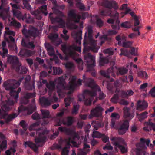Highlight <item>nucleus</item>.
<instances>
[{"label":"nucleus","mask_w":155,"mask_h":155,"mask_svg":"<svg viewBox=\"0 0 155 155\" xmlns=\"http://www.w3.org/2000/svg\"><path fill=\"white\" fill-rule=\"evenodd\" d=\"M16 71H18L20 73L25 74L26 73L27 71V69L25 67H22L20 69L19 67H17L16 68Z\"/></svg>","instance_id":"obj_46"},{"label":"nucleus","mask_w":155,"mask_h":155,"mask_svg":"<svg viewBox=\"0 0 155 155\" xmlns=\"http://www.w3.org/2000/svg\"><path fill=\"white\" fill-rule=\"evenodd\" d=\"M100 14L101 15L103 16H114L110 10H107V9L101 11L100 12Z\"/></svg>","instance_id":"obj_40"},{"label":"nucleus","mask_w":155,"mask_h":155,"mask_svg":"<svg viewBox=\"0 0 155 155\" xmlns=\"http://www.w3.org/2000/svg\"><path fill=\"white\" fill-rule=\"evenodd\" d=\"M31 13L32 15L35 16V17L37 19L40 20L42 18L40 15V13L38 10L35 11L31 12Z\"/></svg>","instance_id":"obj_47"},{"label":"nucleus","mask_w":155,"mask_h":155,"mask_svg":"<svg viewBox=\"0 0 155 155\" xmlns=\"http://www.w3.org/2000/svg\"><path fill=\"white\" fill-rule=\"evenodd\" d=\"M145 102L144 101H138V105L137 108V110L140 111L143 110L145 108Z\"/></svg>","instance_id":"obj_39"},{"label":"nucleus","mask_w":155,"mask_h":155,"mask_svg":"<svg viewBox=\"0 0 155 155\" xmlns=\"http://www.w3.org/2000/svg\"><path fill=\"white\" fill-rule=\"evenodd\" d=\"M12 21L10 23L11 25L18 28H19L21 27V24L19 22H18L17 21L14 19L12 18Z\"/></svg>","instance_id":"obj_50"},{"label":"nucleus","mask_w":155,"mask_h":155,"mask_svg":"<svg viewBox=\"0 0 155 155\" xmlns=\"http://www.w3.org/2000/svg\"><path fill=\"white\" fill-rule=\"evenodd\" d=\"M129 127V123L127 120H124L120 124L118 128V132L119 134L122 135L126 133L128 130Z\"/></svg>","instance_id":"obj_18"},{"label":"nucleus","mask_w":155,"mask_h":155,"mask_svg":"<svg viewBox=\"0 0 155 155\" xmlns=\"http://www.w3.org/2000/svg\"><path fill=\"white\" fill-rule=\"evenodd\" d=\"M58 129L61 132H65L68 134H69V133L70 131V129L62 127H59Z\"/></svg>","instance_id":"obj_62"},{"label":"nucleus","mask_w":155,"mask_h":155,"mask_svg":"<svg viewBox=\"0 0 155 155\" xmlns=\"http://www.w3.org/2000/svg\"><path fill=\"white\" fill-rule=\"evenodd\" d=\"M72 118L71 117H69L67 119V122H65L64 121V120L62 118L57 119L56 120V124L55 125L60 126L61 125L62 123L64 125H67V126L71 125L72 123Z\"/></svg>","instance_id":"obj_19"},{"label":"nucleus","mask_w":155,"mask_h":155,"mask_svg":"<svg viewBox=\"0 0 155 155\" xmlns=\"http://www.w3.org/2000/svg\"><path fill=\"white\" fill-rule=\"evenodd\" d=\"M48 133V131L46 129L43 130L42 129H39L36 131L38 136L35 138V141L36 143L44 142L46 139V137Z\"/></svg>","instance_id":"obj_11"},{"label":"nucleus","mask_w":155,"mask_h":155,"mask_svg":"<svg viewBox=\"0 0 155 155\" xmlns=\"http://www.w3.org/2000/svg\"><path fill=\"white\" fill-rule=\"evenodd\" d=\"M114 67H112L111 68H108L107 71L101 70L100 71L101 74L107 78H109L110 77L109 75V74H111V76H114Z\"/></svg>","instance_id":"obj_24"},{"label":"nucleus","mask_w":155,"mask_h":155,"mask_svg":"<svg viewBox=\"0 0 155 155\" xmlns=\"http://www.w3.org/2000/svg\"><path fill=\"white\" fill-rule=\"evenodd\" d=\"M140 27V26H139L138 27H137V28L135 27V28H133V30L134 31H138V34H137L136 33H131L130 34H129L128 35L129 38H130L131 39H134L135 38H136L137 35H139L140 34V33L139 31V30Z\"/></svg>","instance_id":"obj_38"},{"label":"nucleus","mask_w":155,"mask_h":155,"mask_svg":"<svg viewBox=\"0 0 155 155\" xmlns=\"http://www.w3.org/2000/svg\"><path fill=\"white\" fill-rule=\"evenodd\" d=\"M103 111V108L100 104H98L91 110L88 118L90 119H91L94 117L101 116Z\"/></svg>","instance_id":"obj_12"},{"label":"nucleus","mask_w":155,"mask_h":155,"mask_svg":"<svg viewBox=\"0 0 155 155\" xmlns=\"http://www.w3.org/2000/svg\"><path fill=\"white\" fill-rule=\"evenodd\" d=\"M116 94L118 93V94H121L122 97H127L128 96L132 95L134 94V92L131 90H129L125 92L123 91L117 90L115 91Z\"/></svg>","instance_id":"obj_22"},{"label":"nucleus","mask_w":155,"mask_h":155,"mask_svg":"<svg viewBox=\"0 0 155 155\" xmlns=\"http://www.w3.org/2000/svg\"><path fill=\"white\" fill-rule=\"evenodd\" d=\"M94 85H92V82H91V85L94 88V90H93L92 91V93H93L94 92L96 91V93H97V91H99V98L100 99H102L104 98L105 97V95L102 92H101L100 91V89L99 87L95 83L94 81Z\"/></svg>","instance_id":"obj_28"},{"label":"nucleus","mask_w":155,"mask_h":155,"mask_svg":"<svg viewBox=\"0 0 155 155\" xmlns=\"http://www.w3.org/2000/svg\"><path fill=\"white\" fill-rule=\"evenodd\" d=\"M14 104V102L12 101L9 100L6 101L5 102H3L1 104L0 118L5 119L6 120L5 122L7 123L17 117L18 115V114H16L8 115L6 113L10 110V107L13 105Z\"/></svg>","instance_id":"obj_4"},{"label":"nucleus","mask_w":155,"mask_h":155,"mask_svg":"<svg viewBox=\"0 0 155 155\" xmlns=\"http://www.w3.org/2000/svg\"><path fill=\"white\" fill-rule=\"evenodd\" d=\"M88 32L89 38V48L93 52H97L100 47L97 46L96 41L94 40L92 38V30L91 28H88Z\"/></svg>","instance_id":"obj_9"},{"label":"nucleus","mask_w":155,"mask_h":155,"mask_svg":"<svg viewBox=\"0 0 155 155\" xmlns=\"http://www.w3.org/2000/svg\"><path fill=\"white\" fill-rule=\"evenodd\" d=\"M62 72V70L59 68L54 67L53 73L54 74H60Z\"/></svg>","instance_id":"obj_51"},{"label":"nucleus","mask_w":155,"mask_h":155,"mask_svg":"<svg viewBox=\"0 0 155 155\" xmlns=\"http://www.w3.org/2000/svg\"><path fill=\"white\" fill-rule=\"evenodd\" d=\"M25 147H29L32 149L35 152H37L38 150V147L34 143L31 142H27L24 143Z\"/></svg>","instance_id":"obj_35"},{"label":"nucleus","mask_w":155,"mask_h":155,"mask_svg":"<svg viewBox=\"0 0 155 155\" xmlns=\"http://www.w3.org/2000/svg\"><path fill=\"white\" fill-rule=\"evenodd\" d=\"M20 20L25 21L28 23H31L33 22V19L30 15L28 14H25L24 15H22Z\"/></svg>","instance_id":"obj_32"},{"label":"nucleus","mask_w":155,"mask_h":155,"mask_svg":"<svg viewBox=\"0 0 155 155\" xmlns=\"http://www.w3.org/2000/svg\"><path fill=\"white\" fill-rule=\"evenodd\" d=\"M6 45V42L5 41H3L2 42V46L3 50V53H1L0 52V54L3 58L7 56L8 50L7 49L5 48Z\"/></svg>","instance_id":"obj_34"},{"label":"nucleus","mask_w":155,"mask_h":155,"mask_svg":"<svg viewBox=\"0 0 155 155\" xmlns=\"http://www.w3.org/2000/svg\"><path fill=\"white\" fill-rule=\"evenodd\" d=\"M76 80V76H70L69 78L68 85L67 86L65 81L62 77H58L55 79V82L58 84L57 86V92L60 97H63L64 96V90H73L77 86L81 85V80L79 79L78 82H77Z\"/></svg>","instance_id":"obj_2"},{"label":"nucleus","mask_w":155,"mask_h":155,"mask_svg":"<svg viewBox=\"0 0 155 155\" xmlns=\"http://www.w3.org/2000/svg\"><path fill=\"white\" fill-rule=\"evenodd\" d=\"M61 49L64 53L67 55L74 57L75 54V53L74 50L79 52L81 51V48L80 47H76L71 46L68 47L65 44H63L61 45Z\"/></svg>","instance_id":"obj_7"},{"label":"nucleus","mask_w":155,"mask_h":155,"mask_svg":"<svg viewBox=\"0 0 155 155\" xmlns=\"http://www.w3.org/2000/svg\"><path fill=\"white\" fill-rule=\"evenodd\" d=\"M7 61L12 64V66L21 65L20 63L18 62V59L16 56H9L8 57Z\"/></svg>","instance_id":"obj_21"},{"label":"nucleus","mask_w":155,"mask_h":155,"mask_svg":"<svg viewBox=\"0 0 155 155\" xmlns=\"http://www.w3.org/2000/svg\"><path fill=\"white\" fill-rule=\"evenodd\" d=\"M121 26L123 28H129L131 27L130 23L127 21H126L121 24Z\"/></svg>","instance_id":"obj_59"},{"label":"nucleus","mask_w":155,"mask_h":155,"mask_svg":"<svg viewBox=\"0 0 155 155\" xmlns=\"http://www.w3.org/2000/svg\"><path fill=\"white\" fill-rule=\"evenodd\" d=\"M35 100L33 99L32 101L31 105L28 108L24 107L22 105L20 106L18 108V112H19L22 111H27L28 114H31L36 109V107L35 104Z\"/></svg>","instance_id":"obj_17"},{"label":"nucleus","mask_w":155,"mask_h":155,"mask_svg":"<svg viewBox=\"0 0 155 155\" xmlns=\"http://www.w3.org/2000/svg\"><path fill=\"white\" fill-rule=\"evenodd\" d=\"M73 99L71 97H68L65 99L64 102L65 104V106L67 107L69 106L71 102L73 101Z\"/></svg>","instance_id":"obj_56"},{"label":"nucleus","mask_w":155,"mask_h":155,"mask_svg":"<svg viewBox=\"0 0 155 155\" xmlns=\"http://www.w3.org/2000/svg\"><path fill=\"white\" fill-rule=\"evenodd\" d=\"M120 10H123L125 12V14H127L130 11V9L127 7V4H124L120 8Z\"/></svg>","instance_id":"obj_42"},{"label":"nucleus","mask_w":155,"mask_h":155,"mask_svg":"<svg viewBox=\"0 0 155 155\" xmlns=\"http://www.w3.org/2000/svg\"><path fill=\"white\" fill-rule=\"evenodd\" d=\"M65 67L69 70H73L74 69V66L71 62H68L65 64Z\"/></svg>","instance_id":"obj_48"},{"label":"nucleus","mask_w":155,"mask_h":155,"mask_svg":"<svg viewBox=\"0 0 155 155\" xmlns=\"http://www.w3.org/2000/svg\"><path fill=\"white\" fill-rule=\"evenodd\" d=\"M13 13L14 16H15L18 20H20L22 14L20 11L16 9H13Z\"/></svg>","instance_id":"obj_41"},{"label":"nucleus","mask_w":155,"mask_h":155,"mask_svg":"<svg viewBox=\"0 0 155 155\" xmlns=\"http://www.w3.org/2000/svg\"><path fill=\"white\" fill-rule=\"evenodd\" d=\"M103 135V134H102L99 132L98 131L94 130L93 131L92 134V136L93 137L100 138L102 137Z\"/></svg>","instance_id":"obj_49"},{"label":"nucleus","mask_w":155,"mask_h":155,"mask_svg":"<svg viewBox=\"0 0 155 155\" xmlns=\"http://www.w3.org/2000/svg\"><path fill=\"white\" fill-rule=\"evenodd\" d=\"M55 14L61 17H65L62 12L58 10L54 11V13H50L49 15V18L52 23L54 24L56 22L59 23L61 27L64 28L66 27L71 29H75L78 28V26L75 24H72V22L78 23L81 18L84 19L87 16V14L86 13H83L81 15L77 14L75 10H71L68 13V18L67 23H65L64 21L60 18L56 17L54 18Z\"/></svg>","instance_id":"obj_1"},{"label":"nucleus","mask_w":155,"mask_h":155,"mask_svg":"<svg viewBox=\"0 0 155 155\" xmlns=\"http://www.w3.org/2000/svg\"><path fill=\"white\" fill-rule=\"evenodd\" d=\"M0 138L2 141V143L0 144V149L5 150L7 147V140L5 139V136L1 132H0Z\"/></svg>","instance_id":"obj_25"},{"label":"nucleus","mask_w":155,"mask_h":155,"mask_svg":"<svg viewBox=\"0 0 155 155\" xmlns=\"http://www.w3.org/2000/svg\"><path fill=\"white\" fill-rule=\"evenodd\" d=\"M23 78H21L20 80L17 81L15 80H8L4 83L3 85L6 90H10V94L13 98L16 99L18 97V94L21 91V89L19 88L16 91L15 89L18 87L21 81Z\"/></svg>","instance_id":"obj_5"},{"label":"nucleus","mask_w":155,"mask_h":155,"mask_svg":"<svg viewBox=\"0 0 155 155\" xmlns=\"http://www.w3.org/2000/svg\"><path fill=\"white\" fill-rule=\"evenodd\" d=\"M48 53L50 56L54 55V51L52 46L49 44H47L45 45Z\"/></svg>","instance_id":"obj_36"},{"label":"nucleus","mask_w":155,"mask_h":155,"mask_svg":"<svg viewBox=\"0 0 155 155\" xmlns=\"http://www.w3.org/2000/svg\"><path fill=\"white\" fill-rule=\"evenodd\" d=\"M71 35L72 36L76 39V42L78 43L79 44H81V40L82 38L80 33L73 31Z\"/></svg>","instance_id":"obj_33"},{"label":"nucleus","mask_w":155,"mask_h":155,"mask_svg":"<svg viewBox=\"0 0 155 155\" xmlns=\"http://www.w3.org/2000/svg\"><path fill=\"white\" fill-rule=\"evenodd\" d=\"M35 97L34 94L27 93L25 96L21 98V102L22 104H26L28 102V99Z\"/></svg>","instance_id":"obj_27"},{"label":"nucleus","mask_w":155,"mask_h":155,"mask_svg":"<svg viewBox=\"0 0 155 155\" xmlns=\"http://www.w3.org/2000/svg\"><path fill=\"white\" fill-rule=\"evenodd\" d=\"M85 75H83V78L84 82L86 86L89 87L91 88V90H84L83 94H80L78 96L79 100L80 101H84L85 105L88 106L90 105L91 102L94 97L96 95V91L93 93V91L94 90V88L93 87L91 84V82H92V85H94V80L89 78H85Z\"/></svg>","instance_id":"obj_3"},{"label":"nucleus","mask_w":155,"mask_h":155,"mask_svg":"<svg viewBox=\"0 0 155 155\" xmlns=\"http://www.w3.org/2000/svg\"><path fill=\"white\" fill-rule=\"evenodd\" d=\"M35 53L34 51H31L25 50H21L19 54V55L25 56H30L34 54Z\"/></svg>","instance_id":"obj_31"},{"label":"nucleus","mask_w":155,"mask_h":155,"mask_svg":"<svg viewBox=\"0 0 155 155\" xmlns=\"http://www.w3.org/2000/svg\"><path fill=\"white\" fill-rule=\"evenodd\" d=\"M92 126L95 130H97L99 127H102L104 125L95 121H93L91 123Z\"/></svg>","instance_id":"obj_43"},{"label":"nucleus","mask_w":155,"mask_h":155,"mask_svg":"<svg viewBox=\"0 0 155 155\" xmlns=\"http://www.w3.org/2000/svg\"><path fill=\"white\" fill-rule=\"evenodd\" d=\"M112 117L111 127L112 128H115V123L116 120L119 119L120 115L119 114L116 113H112L111 115Z\"/></svg>","instance_id":"obj_30"},{"label":"nucleus","mask_w":155,"mask_h":155,"mask_svg":"<svg viewBox=\"0 0 155 155\" xmlns=\"http://www.w3.org/2000/svg\"><path fill=\"white\" fill-rule=\"evenodd\" d=\"M21 44L23 46L27 47H32L34 48L35 47V45L33 42H29L28 43H26L23 39L21 41Z\"/></svg>","instance_id":"obj_45"},{"label":"nucleus","mask_w":155,"mask_h":155,"mask_svg":"<svg viewBox=\"0 0 155 155\" xmlns=\"http://www.w3.org/2000/svg\"><path fill=\"white\" fill-rule=\"evenodd\" d=\"M115 68L118 71L119 73L121 75L126 74L128 71V70L124 68H117L116 66Z\"/></svg>","instance_id":"obj_44"},{"label":"nucleus","mask_w":155,"mask_h":155,"mask_svg":"<svg viewBox=\"0 0 155 155\" xmlns=\"http://www.w3.org/2000/svg\"><path fill=\"white\" fill-rule=\"evenodd\" d=\"M83 139V137L80 136L78 133H75L74 134L73 137H71L68 139H65V141L68 146H69L70 143L72 144L75 147H78L77 142L79 144L81 140Z\"/></svg>","instance_id":"obj_8"},{"label":"nucleus","mask_w":155,"mask_h":155,"mask_svg":"<svg viewBox=\"0 0 155 155\" xmlns=\"http://www.w3.org/2000/svg\"><path fill=\"white\" fill-rule=\"evenodd\" d=\"M22 32L26 37L32 36L34 38L38 35V31L36 28L31 26H29L28 31L24 29L22 30Z\"/></svg>","instance_id":"obj_14"},{"label":"nucleus","mask_w":155,"mask_h":155,"mask_svg":"<svg viewBox=\"0 0 155 155\" xmlns=\"http://www.w3.org/2000/svg\"><path fill=\"white\" fill-rule=\"evenodd\" d=\"M100 58L99 64L101 66H103L104 64L107 63L108 62V60L106 58H103L100 56Z\"/></svg>","instance_id":"obj_55"},{"label":"nucleus","mask_w":155,"mask_h":155,"mask_svg":"<svg viewBox=\"0 0 155 155\" xmlns=\"http://www.w3.org/2000/svg\"><path fill=\"white\" fill-rule=\"evenodd\" d=\"M40 124V123L39 122H37L35 123H34L31 125L29 127V130L30 131H31L35 129V128L37 127Z\"/></svg>","instance_id":"obj_57"},{"label":"nucleus","mask_w":155,"mask_h":155,"mask_svg":"<svg viewBox=\"0 0 155 155\" xmlns=\"http://www.w3.org/2000/svg\"><path fill=\"white\" fill-rule=\"evenodd\" d=\"M105 6L110 9L114 8V9H117L118 8L117 3L115 1H111L107 2L104 5Z\"/></svg>","instance_id":"obj_26"},{"label":"nucleus","mask_w":155,"mask_h":155,"mask_svg":"<svg viewBox=\"0 0 155 155\" xmlns=\"http://www.w3.org/2000/svg\"><path fill=\"white\" fill-rule=\"evenodd\" d=\"M58 35L56 34H51L49 36V38L54 43V45L57 46L61 42V41L58 38Z\"/></svg>","instance_id":"obj_23"},{"label":"nucleus","mask_w":155,"mask_h":155,"mask_svg":"<svg viewBox=\"0 0 155 155\" xmlns=\"http://www.w3.org/2000/svg\"><path fill=\"white\" fill-rule=\"evenodd\" d=\"M127 38L123 34L118 35L116 37V39L118 41V45L122 44V46L125 48H129L131 46L132 42L126 41Z\"/></svg>","instance_id":"obj_13"},{"label":"nucleus","mask_w":155,"mask_h":155,"mask_svg":"<svg viewBox=\"0 0 155 155\" xmlns=\"http://www.w3.org/2000/svg\"><path fill=\"white\" fill-rule=\"evenodd\" d=\"M58 98L54 95L52 97H49L47 98L44 97H42L40 98V102L45 106L50 105L51 103L56 102L58 101Z\"/></svg>","instance_id":"obj_16"},{"label":"nucleus","mask_w":155,"mask_h":155,"mask_svg":"<svg viewBox=\"0 0 155 155\" xmlns=\"http://www.w3.org/2000/svg\"><path fill=\"white\" fill-rule=\"evenodd\" d=\"M43 118L44 119L43 122L41 124L42 125H45L48 124L49 122V120L47 118L49 117V112L47 110H41Z\"/></svg>","instance_id":"obj_20"},{"label":"nucleus","mask_w":155,"mask_h":155,"mask_svg":"<svg viewBox=\"0 0 155 155\" xmlns=\"http://www.w3.org/2000/svg\"><path fill=\"white\" fill-rule=\"evenodd\" d=\"M76 61L78 64V68L79 70H82L83 69V61L81 59H78L76 60Z\"/></svg>","instance_id":"obj_63"},{"label":"nucleus","mask_w":155,"mask_h":155,"mask_svg":"<svg viewBox=\"0 0 155 155\" xmlns=\"http://www.w3.org/2000/svg\"><path fill=\"white\" fill-rule=\"evenodd\" d=\"M110 140L112 144L115 146V149L118 148L123 153H125L127 151V147L124 140L122 138L111 137Z\"/></svg>","instance_id":"obj_6"},{"label":"nucleus","mask_w":155,"mask_h":155,"mask_svg":"<svg viewBox=\"0 0 155 155\" xmlns=\"http://www.w3.org/2000/svg\"><path fill=\"white\" fill-rule=\"evenodd\" d=\"M85 62H87L88 71H90V69L93 68L95 65V57L88 53H85L84 55Z\"/></svg>","instance_id":"obj_10"},{"label":"nucleus","mask_w":155,"mask_h":155,"mask_svg":"<svg viewBox=\"0 0 155 155\" xmlns=\"http://www.w3.org/2000/svg\"><path fill=\"white\" fill-rule=\"evenodd\" d=\"M96 24L97 26L99 27H101L103 25V21L98 18V16H96Z\"/></svg>","instance_id":"obj_64"},{"label":"nucleus","mask_w":155,"mask_h":155,"mask_svg":"<svg viewBox=\"0 0 155 155\" xmlns=\"http://www.w3.org/2000/svg\"><path fill=\"white\" fill-rule=\"evenodd\" d=\"M114 19L110 18L107 20V22L109 24H112V28L115 30H119L120 29L119 24V21L117 19L118 17V13L116 12L114 15Z\"/></svg>","instance_id":"obj_15"},{"label":"nucleus","mask_w":155,"mask_h":155,"mask_svg":"<svg viewBox=\"0 0 155 155\" xmlns=\"http://www.w3.org/2000/svg\"><path fill=\"white\" fill-rule=\"evenodd\" d=\"M41 12L43 13L45 15H47L48 14L47 12V6L46 5H44L41 6L39 8Z\"/></svg>","instance_id":"obj_54"},{"label":"nucleus","mask_w":155,"mask_h":155,"mask_svg":"<svg viewBox=\"0 0 155 155\" xmlns=\"http://www.w3.org/2000/svg\"><path fill=\"white\" fill-rule=\"evenodd\" d=\"M73 107L74 108L72 111V114H76L78 113L79 105L76 103H74Z\"/></svg>","instance_id":"obj_52"},{"label":"nucleus","mask_w":155,"mask_h":155,"mask_svg":"<svg viewBox=\"0 0 155 155\" xmlns=\"http://www.w3.org/2000/svg\"><path fill=\"white\" fill-rule=\"evenodd\" d=\"M121 53L120 54V55H124L127 56H128L129 53V51L127 50L124 49H121Z\"/></svg>","instance_id":"obj_60"},{"label":"nucleus","mask_w":155,"mask_h":155,"mask_svg":"<svg viewBox=\"0 0 155 155\" xmlns=\"http://www.w3.org/2000/svg\"><path fill=\"white\" fill-rule=\"evenodd\" d=\"M119 99V97L117 94H115L111 99V101L114 103H117Z\"/></svg>","instance_id":"obj_58"},{"label":"nucleus","mask_w":155,"mask_h":155,"mask_svg":"<svg viewBox=\"0 0 155 155\" xmlns=\"http://www.w3.org/2000/svg\"><path fill=\"white\" fill-rule=\"evenodd\" d=\"M55 84L53 81H50L48 83L46 84V86L49 89V95L50 96H51V92L54 90L55 87Z\"/></svg>","instance_id":"obj_37"},{"label":"nucleus","mask_w":155,"mask_h":155,"mask_svg":"<svg viewBox=\"0 0 155 155\" xmlns=\"http://www.w3.org/2000/svg\"><path fill=\"white\" fill-rule=\"evenodd\" d=\"M124 118H127L128 117L130 114L129 112V109L125 107L124 108Z\"/></svg>","instance_id":"obj_53"},{"label":"nucleus","mask_w":155,"mask_h":155,"mask_svg":"<svg viewBox=\"0 0 155 155\" xmlns=\"http://www.w3.org/2000/svg\"><path fill=\"white\" fill-rule=\"evenodd\" d=\"M139 17L137 16H135L134 17V25L136 26L139 24Z\"/></svg>","instance_id":"obj_61"},{"label":"nucleus","mask_w":155,"mask_h":155,"mask_svg":"<svg viewBox=\"0 0 155 155\" xmlns=\"http://www.w3.org/2000/svg\"><path fill=\"white\" fill-rule=\"evenodd\" d=\"M90 146L89 145L84 146L83 150L78 149V155H86L90 151Z\"/></svg>","instance_id":"obj_29"}]
</instances>
